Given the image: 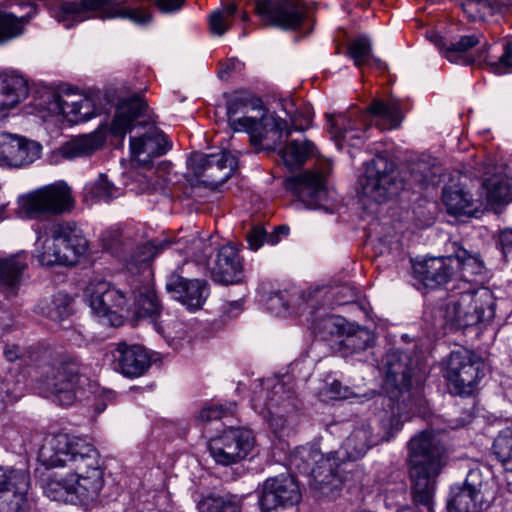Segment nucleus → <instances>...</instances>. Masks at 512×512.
<instances>
[{"instance_id": "obj_3", "label": "nucleus", "mask_w": 512, "mask_h": 512, "mask_svg": "<svg viewBox=\"0 0 512 512\" xmlns=\"http://www.w3.org/2000/svg\"><path fill=\"white\" fill-rule=\"evenodd\" d=\"M226 115L231 130L246 132L251 145L256 148H272L281 139L283 131H286V137L291 133L285 120L267 113L262 100L246 91H236L227 100Z\"/></svg>"}, {"instance_id": "obj_44", "label": "nucleus", "mask_w": 512, "mask_h": 512, "mask_svg": "<svg viewBox=\"0 0 512 512\" xmlns=\"http://www.w3.org/2000/svg\"><path fill=\"white\" fill-rule=\"evenodd\" d=\"M349 55L357 67L363 66L371 58L377 67L382 68L384 64L380 59L371 56L372 46L370 40L361 36L352 41L348 48Z\"/></svg>"}, {"instance_id": "obj_42", "label": "nucleus", "mask_w": 512, "mask_h": 512, "mask_svg": "<svg viewBox=\"0 0 512 512\" xmlns=\"http://www.w3.org/2000/svg\"><path fill=\"white\" fill-rule=\"evenodd\" d=\"M453 258L457 261L456 276L454 279L470 282L472 276L482 271L483 265L481 260L477 256L471 255L465 249H458Z\"/></svg>"}, {"instance_id": "obj_5", "label": "nucleus", "mask_w": 512, "mask_h": 512, "mask_svg": "<svg viewBox=\"0 0 512 512\" xmlns=\"http://www.w3.org/2000/svg\"><path fill=\"white\" fill-rule=\"evenodd\" d=\"M429 40L451 63L461 65H489L496 73H506L512 69V41L502 45H480V36L464 35L456 42H448L442 36L431 33Z\"/></svg>"}, {"instance_id": "obj_28", "label": "nucleus", "mask_w": 512, "mask_h": 512, "mask_svg": "<svg viewBox=\"0 0 512 512\" xmlns=\"http://www.w3.org/2000/svg\"><path fill=\"white\" fill-rule=\"evenodd\" d=\"M440 471L430 467L410 466L411 494L413 502L422 508V512H433L435 478Z\"/></svg>"}, {"instance_id": "obj_34", "label": "nucleus", "mask_w": 512, "mask_h": 512, "mask_svg": "<svg viewBox=\"0 0 512 512\" xmlns=\"http://www.w3.org/2000/svg\"><path fill=\"white\" fill-rule=\"evenodd\" d=\"M169 242H158L157 244L145 243L137 246L129 254H127L123 262L127 270L132 274H141L148 272L150 274V263L152 259L168 246Z\"/></svg>"}, {"instance_id": "obj_4", "label": "nucleus", "mask_w": 512, "mask_h": 512, "mask_svg": "<svg viewBox=\"0 0 512 512\" xmlns=\"http://www.w3.org/2000/svg\"><path fill=\"white\" fill-rule=\"evenodd\" d=\"M0 102V123L7 117L8 111L24 100L28 95L26 80L17 74H8L2 80ZM41 145L25 137L0 133V166L21 167L40 157Z\"/></svg>"}, {"instance_id": "obj_30", "label": "nucleus", "mask_w": 512, "mask_h": 512, "mask_svg": "<svg viewBox=\"0 0 512 512\" xmlns=\"http://www.w3.org/2000/svg\"><path fill=\"white\" fill-rule=\"evenodd\" d=\"M8 485L0 489V512H20L26 503L29 474L26 470L12 472Z\"/></svg>"}, {"instance_id": "obj_11", "label": "nucleus", "mask_w": 512, "mask_h": 512, "mask_svg": "<svg viewBox=\"0 0 512 512\" xmlns=\"http://www.w3.org/2000/svg\"><path fill=\"white\" fill-rule=\"evenodd\" d=\"M485 367L483 358L473 351H452L444 372L450 393L471 396L485 376Z\"/></svg>"}, {"instance_id": "obj_6", "label": "nucleus", "mask_w": 512, "mask_h": 512, "mask_svg": "<svg viewBox=\"0 0 512 512\" xmlns=\"http://www.w3.org/2000/svg\"><path fill=\"white\" fill-rule=\"evenodd\" d=\"M87 249L88 241L74 222H53L38 231L34 257L42 266L74 265Z\"/></svg>"}, {"instance_id": "obj_12", "label": "nucleus", "mask_w": 512, "mask_h": 512, "mask_svg": "<svg viewBox=\"0 0 512 512\" xmlns=\"http://www.w3.org/2000/svg\"><path fill=\"white\" fill-rule=\"evenodd\" d=\"M75 205L71 188L58 181L38 188L20 199V208L31 219L70 213Z\"/></svg>"}, {"instance_id": "obj_31", "label": "nucleus", "mask_w": 512, "mask_h": 512, "mask_svg": "<svg viewBox=\"0 0 512 512\" xmlns=\"http://www.w3.org/2000/svg\"><path fill=\"white\" fill-rule=\"evenodd\" d=\"M26 268L27 257L23 252L6 258L0 257V290L6 297L17 295Z\"/></svg>"}, {"instance_id": "obj_48", "label": "nucleus", "mask_w": 512, "mask_h": 512, "mask_svg": "<svg viewBox=\"0 0 512 512\" xmlns=\"http://www.w3.org/2000/svg\"><path fill=\"white\" fill-rule=\"evenodd\" d=\"M23 30V17L17 18L11 13L0 12V43L21 35Z\"/></svg>"}, {"instance_id": "obj_15", "label": "nucleus", "mask_w": 512, "mask_h": 512, "mask_svg": "<svg viewBox=\"0 0 512 512\" xmlns=\"http://www.w3.org/2000/svg\"><path fill=\"white\" fill-rule=\"evenodd\" d=\"M489 478L479 468L471 469L464 483L452 489L448 512H482L488 507Z\"/></svg>"}, {"instance_id": "obj_20", "label": "nucleus", "mask_w": 512, "mask_h": 512, "mask_svg": "<svg viewBox=\"0 0 512 512\" xmlns=\"http://www.w3.org/2000/svg\"><path fill=\"white\" fill-rule=\"evenodd\" d=\"M301 493L296 479L290 474H279L263 483L259 499L262 511H275L297 504Z\"/></svg>"}, {"instance_id": "obj_32", "label": "nucleus", "mask_w": 512, "mask_h": 512, "mask_svg": "<svg viewBox=\"0 0 512 512\" xmlns=\"http://www.w3.org/2000/svg\"><path fill=\"white\" fill-rule=\"evenodd\" d=\"M42 488L51 500L77 504L74 472L68 470L65 475L51 472L43 479Z\"/></svg>"}, {"instance_id": "obj_1", "label": "nucleus", "mask_w": 512, "mask_h": 512, "mask_svg": "<svg viewBox=\"0 0 512 512\" xmlns=\"http://www.w3.org/2000/svg\"><path fill=\"white\" fill-rule=\"evenodd\" d=\"M38 460L47 469L74 472L77 503L87 505L98 499L104 487V472L99 452L92 444L68 434H55L44 440Z\"/></svg>"}, {"instance_id": "obj_35", "label": "nucleus", "mask_w": 512, "mask_h": 512, "mask_svg": "<svg viewBox=\"0 0 512 512\" xmlns=\"http://www.w3.org/2000/svg\"><path fill=\"white\" fill-rule=\"evenodd\" d=\"M102 146V140L94 134L82 135L64 143L57 150V155L66 160L93 154Z\"/></svg>"}, {"instance_id": "obj_52", "label": "nucleus", "mask_w": 512, "mask_h": 512, "mask_svg": "<svg viewBox=\"0 0 512 512\" xmlns=\"http://www.w3.org/2000/svg\"><path fill=\"white\" fill-rule=\"evenodd\" d=\"M373 341L372 334L365 328H358L353 334L345 339V345L355 351L364 350L370 346Z\"/></svg>"}, {"instance_id": "obj_19", "label": "nucleus", "mask_w": 512, "mask_h": 512, "mask_svg": "<svg viewBox=\"0 0 512 512\" xmlns=\"http://www.w3.org/2000/svg\"><path fill=\"white\" fill-rule=\"evenodd\" d=\"M251 403L265 417L282 418L295 407L294 392L280 380H269L259 391H254Z\"/></svg>"}, {"instance_id": "obj_63", "label": "nucleus", "mask_w": 512, "mask_h": 512, "mask_svg": "<svg viewBox=\"0 0 512 512\" xmlns=\"http://www.w3.org/2000/svg\"><path fill=\"white\" fill-rule=\"evenodd\" d=\"M289 227L286 225H281L275 228L274 234L270 235L268 237V243L271 245H275L279 242V236L283 235L286 236L289 233Z\"/></svg>"}, {"instance_id": "obj_18", "label": "nucleus", "mask_w": 512, "mask_h": 512, "mask_svg": "<svg viewBox=\"0 0 512 512\" xmlns=\"http://www.w3.org/2000/svg\"><path fill=\"white\" fill-rule=\"evenodd\" d=\"M255 11L265 26L283 30L298 28L305 13L300 0H257Z\"/></svg>"}, {"instance_id": "obj_54", "label": "nucleus", "mask_w": 512, "mask_h": 512, "mask_svg": "<svg viewBox=\"0 0 512 512\" xmlns=\"http://www.w3.org/2000/svg\"><path fill=\"white\" fill-rule=\"evenodd\" d=\"M312 122V113L310 107L304 105L300 110L295 111L291 115L292 129L294 130H306Z\"/></svg>"}, {"instance_id": "obj_47", "label": "nucleus", "mask_w": 512, "mask_h": 512, "mask_svg": "<svg viewBox=\"0 0 512 512\" xmlns=\"http://www.w3.org/2000/svg\"><path fill=\"white\" fill-rule=\"evenodd\" d=\"M236 5L231 3L220 10L214 11L209 17L210 30L214 35L222 36L231 26L232 17L236 13Z\"/></svg>"}, {"instance_id": "obj_13", "label": "nucleus", "mask_w": 512, "mask_h": 512, "mask_svg": "<svg viewBox=\"0 0 512 512\" xmlns=\"http://www.w3.org/2000/svg\"><path fill=\"white\" fill-rule=\"evenodd\" d=\"M359 185L362 194L377 203L398 195L404 187L394 164L384 156H376L366 164Z\"/></svg>"}, {"instance_id": "obj_24", "label": "nucleus", "mask_w": 512, "mask_h": 512, "mask_svg": "<svg viewBox=\"0 0 512 512\" xmlns=\"http://www.w3.org/2000/svg\"><path fill=\"white\" fill-rule=\"evenodd\" d=\"M92 310L99 316H114L125 308L126 295L103 279H93L85 289Z\"/></svg>"}, {"instance_id": "obj_41", "label": "nucleus", "mask_w": 512, "mask_h": 512, "mask_svg": "<svg viewBox=\"0 0 512 512\" xmlns=\"http://www.w3.org/2000/svg\"><path fill=\"white\" fill-rule=\"evenodd\" d=\"M442 200L452 215H470L473 213V201L467 192L444 189Z\"/></svg>"}, {"instance_id": "obj_22", "label": "nucleus", "mask_w": 512, "mask_h": 512, "mask_svg": "<svg viewBox=\"0 0 512 512\" xmlns=\"http://www.w3.org/2000/svg\"><path fill=\"white\" fill-rule=\"evenodd\" d=\"M285 187L307 208H321L325 204L327 189L321 173L304 171L288 178Z\"/></svg>"}, {"instance_id": "obj_58", "label": "nucleus", "mask_w": 512, "mask_h": 512, "mask_svg": "<svg viewBox=\"0 0 512 512\" xmlns=\"http://www.w3.org/2000/svg\"><path fill=\"white\" fill-rule=\"evenodd\" d=\"M327 392L331 398L334 399H346L349 397V389L343 386L339 381L335 380L329 384Z\"/></svg>"}, {"instance_id": "obj_7", "label": "nucleus", "mask_w": 512, "mask_h": 512, "mask_svg": "<svg viewBox=\"0 0 512 512\" xmlns=\"http://www.w3.org/2000/svg\"><path fill=\"white\" fill-rule=\"evenodd\" d=\"M382 366L390 412L395 408L397 415V406L400 405L401 419L407 421L413 414L421 411L423 402L419 394L411 392L416 362L407 353L389 351L382 360Z\"/></svg>"}, {"instance_id": "obj_55", "label": "nucleus", "mask_w": 512, "mask_h": 512, "mask_svg": "<svg viewBox=\"0 0 512 512\" xmlns=\"http://www.w3.org/2000/svg\"><path fill=\"white\" fill-rule=\"evenodd\" d=\"M268 237L269 236H267V233L263 227L259 225L251 227L246 235L249 249L257 251L266 240L268 241Z\"/></svg>"}, {"instance_id": "obj_23", "label": "nucleus", "mask_w": 512, "mask_h": 512, "mask_svg": "<svg viewBox=\"0 0 512 512\" xmlns=\"http://www.w3.org/2000/svg\"><path fill=\"white\" fill-rule=\"evenodd\" d=\"M457 261L453 256L426 257L412 262L415 279L424 286L436 288L456 276Z\"/></svg>"}, {"instance_id": "obj_16", "label": "nucleus", "mask_w": 512, "mask_h": 512, "mask_svg": "<svg viewBox=\"0 0 512 512\" xmlns=\"http://www.w3.org/2000/svg\"><path fill=\"white\" fill-rule=\"evenodd\" d=\"M254 446L252 432L243 428H230L208 442V450L217 464L229 466L242 461Z\"/></svg>"}, {"instance_id": "obj_50", "label": "nucleus", "mask_w": 512, "mask_h": 512, "mask_svg": "<svg viewBox=\"0 0 512 512\" xmlns=\"http://www.w3.org/2000/svg\"><path fill=\"white\" fill-rule=\"evenodd\" d=\"M78 103L73 123L85 122L97 115V106L92 98L81 94V100Z\"/></svg>"}, {"instance_id": "obj_53", "label": "nucleus", "mask_w": 512, "mask_h": 512, "mask_svg": "<svg viewBox=\"0 0 512 512\" xmlns=\"http://www.w3.org/2000/svg\"><path fill=\"white\" fill-rule=\"evenodd\" d=\"M235 405L230 404L228 407H224L223 405H212L203 408L199 413V419L202 422H210L219 420L226 416H230L235 411Z\"/></svg>"}, {"instance_id": "obj_40", "label": "nucleus", "mask_w": 512, "mask_h": 512, "mask_svg": "<svg viewBox=\"0 0 512 512\" xmlns=\"http://www.w3.org/2000/svg\"><path fill=\"white\" fill-rule=\"evenodd\" d=\"M134 306L135 314L138 317H149L153 320L160 315L162 310L156 293L149 288H144L138 294L134 292Z\"/></svg>"}, {"instance_id": "obj_61", "label": "nucleus", "mask_w": 512, "mask_h": 512, "mask_svg": "<svg viewBox=\"0 0 512 512\" xmlns=\"http://www.w3.org/2000/svg\"><path fill=\"white\" fill-rule=\"evenodd\" d=\"M3 353L8 361L13 362L21 357L22 350L16 344H7L4 347Z\"/></svg>"}, {"instance_id": "obj_56", "label": "nucleus", "mask_w": 512, "mask_h": 512, "mask_svg": "<svg viewBox=\"0 0 512 512\" xmlns=\"http://www.w3.org/2000/svg\"><path fill=\"white\" fill-rule=\"evenodd\" d=\"M267 308L275 315L285 314L289 309V301L285 295L278 292L272 294L267 300Z\"/></svg>"}, {"instance_id": "obj_59", "label": "nucleus", "mask_w": 512, "mask_h": 512, "mask_svg": "<svg viewBox=\"0 0 512 512\" xmlns=\"http://www.w3.org/2000/svg\"><path fill=\"white\" fill-rule=\"evenodd\" d=\"M499 245L505 254L512 249V228L504 229L500 232Z\"/></svg>"}, {"instance_id": "obj_14", "label": "nucleus", "mask_w": 512, "mask_h": 512, "mask_svg": "<svg viewBox=\"0 0 512 512\" xmlns=\"http://www.w3.org/2000/svg\"><path fill=\"white\" fill-rule=\"evenodd\" d=\"M80 366L74 359H59L42 368L41 382L44 389L54 396L59 405L69 406L79 391Z\"/></svg>"}, {"instance_id": "obj_8", "label": "nucleus", "mask_w": 512, "mask_h": 512, "mask_svg": "<svg viewBox=\"0 0 512 512\" xmlns=\"http://www.w3.org/2000/svg\"><path fill=\"white\" fill-rule=\"evenodd\" d=\"M493 295L488 289L464 292L460 296H450L432 311L435 328L447 326L462 329L473 326L494 314Z\"/></svg>"}, {"instance_id": "obj_25", "label": "nucleus", "mask_w": 512, "mask_h": 512, "mask_svg": "<svg viewBox=\"0 0 512 512\" xmlns=\"http://www.w3.org/2000/svg\"><path fill=\"white\" fill-rule=\"evenodd\" d=\"M111 353L114 369L129 378L142 376L151 364L150 355L141 345L120 342Z\"/></svg>"}, {"instance_id": "obj_51", "label": "nucleus", "mask_w": 512, "mask_h": 512, "mask_svg": "<svg viewBox=\"0 0 512 512\" xmlns=\"http://www.w3.org/2000/svg\"><path fill=\"white\" fill-rule=\"evenodd\" d=\"M436 174L423 162H418L411 168V181L420 187H427L434 182Z\"/></svg>"}, {"instance_id": "obj_49", "label": "nucleus", "mask_w": 512, "mask_h": 512, "mask_svg": "<svg viewBox=\"0 0 512 512\" xmlns=\"http://www.w3.org/2000/svg\"><path fill=\"white\" fill-rule=\"evenodd\" d=\"M71 297L66 293H57L54 295L50 304L47 305L46 311L43 313L46 317L53 321H62L67 318L70 313Z\"/></svg>"}, {"instance_id": "obj_37", "label": "nucleus", "mask_w": 512, "mask_h": 512, "mask_svg": "<svg viewBox=\"0 0 512 512\" xmlns=\"http://www.w3.org/2000/svg\"><path fill=\"white\" fill-rule=\"evenodd\" d=\"M314 145L308 140H291L282 150L281 156L286 166L297 168L314 153Z\"/></svg>"}, {"instance_id": "obj_60", "label": "nucleus", "mask_w": 512, "mask_h": 512, "mask_svg": "<svg viewBox=\"0 0 512 512\" xmlns=\"http://www.w3.org/2000/svg\"><path fill=\"white\" fill-rule=\"evenodd\" d=\"M154 173L152 171H148L147 174L140 175L139 181L142 182V179L145 180L144 186L142 188L143 191L150 192V191H157L161 187H159L158 180H153Z\"/></svg>"}, {"instance_id": "obj_9", "label": "nucleus", "mask_w": 512, "mask_h": 512, "mask_svg": "<svg viewBox=\"0 0 512 512\" xmlns=\"http://www.w3.org/2000/svg\"><path fill=\"white\" fill-rule=\"evenodd\" d=\"M401 406H397V415L395 408L392 412L385 411L380 419V431L374 436L371 427L367 423H361L354 427L347 438L343 441L339 450L331 452L337 455V470L341 473V465L345 460L356 461L380 442L389 441L397 433L404 423L401 419Z\"/></svg>"}, {"instance_id": "obj_45", "label": "nucleus", "mask_w": 512, "mask_h": 512, "mask_svg": "<svg viewBox=\"0 0 512 512\" xmlns=\"http://www.w3.org/2000/svg\"><path fill=\"white\" fill-rule=\"evenodd\" d=\"M493 451L507 471L512 472V429L502 430L493 443Z\"/></svg>"}, {"instance_id": "obj_38", "label": "nucleus", "mask_w": 512, "mask_h": 512, "mask_svg": "<svg viewBox=\"0 0 512 512\" xmlns=\"http://www.w3.org/2000/svg\"><path fill=\"white\" fill-rule=\"evenodd\" d=\"M199 512H241L242 501L236 495H209L198 503Z\"/></svg>"}, {"instance_id": "obj_2", "label": "nucleus", "mask_w": 512, "mask_h": 512, "mask_svg": "<svg viewBox=\"0 0 512 512\" xmlns=\"http://www.w3.org/2000/svg\"><path fill=\"white\" fill-rule=\"evenodd\" d=\"M146 118H149L148 105L142 97L134 94L119 101L111 125V131L116 136H124L136 128L143 130L131 136L129 141L132 160L143 167L171 148L164 132Z\"/></svg>"}, {"instance_id": "obj_39", "label": "nucleus", "mask_w": 512, "mask_h": 512, "mask_svg": "<svg viewBox=\"0 0 512 512\" xmlns=\"http://www.w3.org/2000/svg\"><path fill=\"white\" fill-rule=\"evenodd\" d=\"M330 133L336 144L339 146L341 141H351L353 139H360V135H350L353 131L360 129V122L357 119H352L351 116L346 114L339 115L337 118L329 116Z\"/></svg>"}, {"instance_id": "obj_10", "label": "nucleus", "mask_w": 512, "mask_h": 512, "mask_svg": "<svg viewBox=\"0 0 512 512\" xmlns=\"http://www.w3.org/2000/svg\"><path fill=\"white\" fill-rule=\"evenodd\" d=\"M290 463L300 473L312 474L314 489L322 496L334 498L340 491L343 477L337 470V455H323L313 446H302L291 454Z\"/></svg>"}, {"instance_id": "obj_21", "label": "nucleus", "mask_w": 512, "mask_h": 512, "mask_svg": "<svg viewBox=\"0 0 512 512\" xmlns=\"http://www.w3.org/2000/svg\"><path fill=\"white\" fill-rule=\"evenodd\" d=\"M408 449L410 466H425L432 471H440L444 465L445 447L431 431H422L411 438Z\"/></svg>"}, {"instance_id": "obj_43", "label": "nucleus", "mask_w": 512, "mask_h": 512, "mask_svg": "<svg viewBox=\"0 0 512 512\" xmlns=\"http://www.w3.org/2000/svg\"><path fill=\"white\" fill-rule=\"evenodd\" d=\"M85 198L97 201H109L117 195V188L108 180L105 174H100L97 179L85 186Z\"/></svg>"}, {"instance_id": "obj_57", "label": "nucleus", "mask_w": 512, "mask_h": 512, "mask_svg": "<svg viewBox=\"0 0 512 512\" xmlns=\"http://www.w3.org/2000/svg\"><path fill=\"white\" fill-rule=\"evenodd\" d=\"M185 0H154V4L161 13L168 14L179 11Z\"/></svg>"}, {"instance_id": "obj_17", "label": "nucleus", "mask_w": 512, "mask_h": 512, "mask_svg": "<svg viewBox=\"0 0 512 512\" xmlns=\"http://www.w3.org/2000/svg\"><path fill=\"white\" fill-rule=\"evenodd\" d=\"M188 164L194 175L211 188H216L226 182L237 167L236 158L230 152L218 154H193Z\"/></svg>"}, {"instance_id": "obj_62", "label": "nucleus", "mask_w": 512, "mask_h": 512, "mask_svg": "<svg viewBox=\"0 0 512 512\" xmlns=\"http://www.w3.org/2000/svg\"><path fill=\"white\" fill-rule=\"evenodd\" d=\"M415 214L418 218L419 227H426L433 223V215L430 212L427 214L422 213L420 206L417 208V210H415Z\"/></svg>"}, {"instance_id": "obj_46", "label": "nucleus", "mask_w": 512, "mask_h": 512, "mask_svg": "<svg viewBox=\"0 0 512 512\" xmlns=\"http://www.w3.org/2000/svg\"><path fill=\"white\" fill-rule=\"evenodd\" d=\"M459 5L471 21L485 20L495 12V8L488 0H459Z\"/></svg>"}, {"instance_id": "obj_29", "label": "nucleus", "mask_w": 512, "mask_h": 512, "mask_svg": "<svg viewBox=\"0 0 512 512\" xmlns=\"http://www.w3.org/2000/svg\"><path fill=\"white\" fill-rule=\"evenodd\" d=\"M81 94L70 90H44L35 104L40 111H47L51 115H63L70 122L73 121Z\"/></svg>"}, {"instance_id": "obj_64", "label": "nucleus", "mask_w": 512, "mask_h": 512, "mask_svg": "<svg viewBox=\"0 0 512 512\" xmlns=\"http://www.w3.org/2000/svg\"><path fill=\"white\" fill-rule=\"evenodd\" d=\"M321 326L330 334H333L335 330L338 331V324L336 322V319H334L333 317H327L322 319Z\"/></svg>"}, {"instance_id": "obj_26", "label": "nucleus", "mask_w": 512, "mask_h": 512, "mask_svg": "<svg viewBox=\"0 0 512 512\" xmlns=\"http://www.w3.org/2000/svg\"><path fill=\"white\" fill-rule=\"evenodd\" d=\"M166 288L174 299L181 302L189 310L200 309L209 295L206 281L186 279L176 273L169 276Z\"/></svg>"}, {"instance_id": "obj_36", "label": "nucleus", "mask_w": 512, "mask_h": 512, "mask_svg": "<svg viewBox=\"0 0 512 512\" xmlns=\"http://www.w3.org/2000/svg\"><path fill=\"white\" fill-rule=\"evenodd\" d=\"M366 112L385 121V129L397 128L402 120L401 108L397 101L384 102L375 99L367 107Z\"/></svg>"}, {"instance_id": "obj_33", "label": "nucleus", "mask_w": 512, "mask_h": 512, "mask_svg": "<svg viewBox=\"0 0 512 512\" xmlns=\"http://www.w3.org/2000/svg\"><path fill=\"white\" fill-rule=\"evenodd\" d=\"M483 189L490 203H502L512 198V162L486 179Z\"/></svg>"}, {"instance_id": "obj_27", "label": "nucleus", "mask_w": 512, "mask_h": 512, "mask_svg": "<svg viewBox=\"0 0 512 512\" xmlns=\"http://www.w3.org/2000/svg\"><path fill=\"white\" fill-rule=\"evenodd\" d=\"M214 282L224 285L236 284L244 278V263L238 250L233 245L222 246L211 267Z\"/></svg>"}]
</instances>
